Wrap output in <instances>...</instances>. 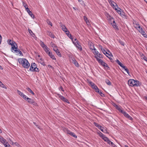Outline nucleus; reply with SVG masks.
Segmentation results:
<instances>
[{
	"mask_svg": "<svg viewBox=\"0 0 147 147\" xmlns=\"http://www.w3.org/2000/svg\"><path fill=\"white\" fill-rule=\"evenodd\" d=\"M53 50L60 57H61V55L60 52L58 50V49L57 48V46H54L53 47Z\"/></svg>",
	"mask_w": 147,
	"mask_h": 147,
	"instance_id": "obj_8",
	"label": "nucleus"
},
{
	"mask_svg": "<svg viewBox=\"0 0 147 147\" xmlns=\"http://www.w3.org/2000/svg\"><path fill=\"white\" fill-rule=\"evenodd\" d=\"M141 58L142 59H144L145 61H147V58L144 55L142 54L141 55Z\"/></svg>",
	"mask_w": 147,
	"mask_h": 147,
	"instance_id": "obj_34",
	"label": "nucleus"
},
{
	"mask_svg": "<svg viewBox=\"0 0 147 147\" xmlns=\"http://www.w3.org/2000/svg\"><path fill=\"white\" fill-rule=\"evenodd\" d=\"M76 47L78 48L80 50V51H82V47L79 44V43L78 44V45H77L76 46Z\"/></svg>",
	"mask_w": 147,
	"mask_h": 147,
	"instance_id": "obj_32",
	"label": "nucleus"
},
{
	"mask_svg": "<svg viewBox=\"0 0 147 147\" xmlns=\"http://www.w3.org/2000/svg\"><path fill=\"white\" fill-rule=\"evenodd\" d=\"M63 130L64 131L67 133V134L70 135L71 136L73 137H74L77 138V136L75 134L72 132L70 131L69 130H68L67 129L65 128Z\"/></svg>",
	"mask_w": 147,
	"mask_h": 147,
	"instance_id": "obj_5",
	"label": "nucleus"
},
{
	"mask_svg": "<svg viewBox=\"0 0 147 147\" xmlns=\"http://www.w3.org/2000/svg\"><path fill=\"white\" fill-rule=\"evenodd\" d=\"M120 15L123 18H126V16L125 15V13L123 11H122Z\"/></svg>",
	"mask_w": 147,
	"mask_h": 147,
	"instance_id": "obj_28",
	"label": "nucleus"
},
{
	"mask_svg": "<svg viewBox=\"0 0 147 147\" xmlns=\"http://www.w3.org/2000/svg\"><path fill=\"white\" fill-rule=\"evenodd\" d=\"M23 5L25 8L26 10V8H28V7L27 5L23 2Z\"/></svg>",
	"mask_w": 147,
	"mask_h": 147,
	"instance_id": "obj_49",
	"label": "nucleus"
},
{
	"mask_svg": "<svg viewBox=\"0 0 147 147\" xmlns=\"http://www.w3.org/2000/svg\"><path fill=\"white\" fill-rule=\"evenodd\" d=\"M36 65L35 63H32L30 67V71H33L35 67H36Z\"/></svg>",
	"mask_w": 147,
	"mask_h": 147,
	"instance_id": "obj_15",
	"label": "nucleus"
},
{
	"mask_svg": "<svg viewBox=\"0 0 147 147\" xmlns=\"http://www.w3.org/2000/svg\"><path fill=\"white\" fill-rule=\"evenodd\" d=\"M99 47H100L101 50L102 51L103 53L107 57L109 58H110V57H109L110 56V55L109 53H108L107 51H106L105 50V49H104L102 48V46H100Z\"/></svg>",
	"mask_w": 147,
	"mask_h": 147,
	"instance_id": "obj_11",
	"label": "nucleus"
},
{
	"mask_svg": "<svg viewBox=\"0 0 147 147\" xmlns=\"http://www.w3.org/2000/svg\"><path fill=\"white\" fill-rule=\"evenodd\" d=\"M134 27L136 28L141 33H144L143 29L140 27V25L138 23L135 22L134 23Z\"/></svg>",
	"mask_w": 147,
	"mask_h": 147,
	"instance_id": "obj_3",
	"label": "nucleus"
},
{
	"mask_svg": "<svg viewBox=\"0 0 147 147\" xmlns=\"http://www.w3.org/2000/svg\"><path fill=\"white\" fill-rule=\"evenodd\" d=\"M111 142V141H110V140L109 139L108 141H107V143L108 144H109V145H110V144Z\"/></svg>",
	"mask_w": 147,
	"mask_h": 147,
	"instance_id": "obj_60",
	"label": "nucleus"
},
{
	"mask_svg": "<svg viewBox=\"0 0 147 147\" xmlns=\"http://www.w3.org/2000/svg\"><path fill=\"white\" fill-rule=\"evenodd\" d=\"M22 97L26 100L27 98H28L27 96L25 95L24 94H23Z\"/></svg>",
	"mask_w": 147,
	"mask_h": 147,
	"instance_id": "obj_44",
	"label": "nucleus"
},
{
	"mask_svg": "<svg viewBox=\"0 0 147 147\" xmlns=\"http://www.w3.org/2000/svg\"><path fill=\"white\" fill-rule=\"evenodd\" d=\"M98 133L99 134V136L102 138H103L105 136V135H104L103 134H102L100 131H99L98 132Z\"/></svg>",
	"mask_w": 147,
	"mask_h": 147,
	"instance_id": "obj_31",
	"label": "nucleus"
},
{
	"mask_svg": "<svg viewBox=\"0 0 147 147\" xmlns=\"http://www.w3.org/2000/svg\"><path fill=\"white\" fill-rule=\"evenodd\" d=\"M95 90V91L96 92H98H98H99L100 91L99 90V89L98 88V87H97V88H96V89Z\"/></svg>",
	"mask_w": 147,
	"mask_h": 147,
	"instance_id": "obj_58",
	"label": "nucleus"
},
{
	"mask_svg": "<svg viewBox=\"0 0 147 147\" xmlns=\"http://www.w3.org/2000/svg\"><path fill=\"white\" fill-rule=\"evenodd\" d=\"M26 89L29 92L31 93L33 95H34V92L30 88L28 87L27 88H26Z\"/></svg>",
	"mask_w": 147,
	"mask_h": 147,
	"instance_id": "obj_26",
	"label": "nucleus"
},
{
	"mask_svg": "<svg viewBox=\"0 0 147 147\" xmlns=\"http://www.w3.org/2000/svg\"><path fill=\"white\" fill-rule=\"evenodd\" d=\"M89 83L90 85V86H91V87H92V85L94 84V83L91 82H89Z\"/></svg>",
	"mask_w": 147,
	"mask_h": 147,
	"instance_id": "obj_64",
	"label": "nucleus"
},
{
	"mask_svg": "<svg viewBox=\"0 0 147 147\" xmlns=\"http://www.w3.org/2000/svg\"><path fill=\"white\" fill-rule=\"evenodd\" d=\"M95 57L96 58L97 61L100 63V64L103 66H104V64H105V62H103L102 60L97 57L96 56H95Z\"/></svg>",
	"mask_w": 147,
	"mask_h": 147,
	"instance_id": "obj_12",
	"label": "nucleus"
},
{
	"mask_svg": "<svg viewBox=\"0 0 147 147\" xmlns=\"http://www.w3.org/2000/svg\"><path fill=\"white\" fill-rule=\"evenodd\" d=\"M113 27L115 28L116 30H118L119 29L118 27L116 25V24H113Z\"/></svg>",
	"mask_w": 147,
	"mask_h": 147,
	"instance_id": "obj_41",
	"label": "nucleus"
},
{
	"mask_svg": "<svg viewBox=\"0 0 147 147\" xmlns=\"http://www.w3.org/2000/svg\"><path fill=\"white\" fill-rule=\"evenodd\" d=\"M106 83L109 85H111V82L109 80H105Z\"/></svg>",
	"mask_w": 147,
	"mask_h": 147,
	"instance_id": "obj_33",
	"label": "nucleus"
},
{
	"mask_svg": "<svg viewBox=\"0 0 147 147\" xmlns=\"http://www.w3.org/2000/svg\"><path fill=\"white\" fill-rule=\"evenodd\" d=\"M19 63L22 65L24 68H28L30 66V64L28 60L25 58H20L18 59Z\"/></svg>",
	"mask_w": 147,
	"mask_h": 147,
	"instance_id": "obj_2",
	"label": "nucleus"
},
{
	"mask_svg": "<svg viewBox=\"0 0 147 147\" xmlns=\"http://www.w3.org/2000/svg\"><path fill=\"white\" fill-rule=\"evenodd\" d=\"M104 67H107V69H109V67L108 66V65H107V64L106 63H105V64H104Z\"/></svg>",
	"mask_w": 147,
	"mask_h": 147,
	"instance_id": "obj_51",
	"label": "nucleus"
},
{
	"mask_svg": "<svg viewBox=\"0 0 147 147\" xmlns=\"http://www.w3.org/2000/svg\"><path fill=\"white\" fill-rule=\"evenodd\" d=\"M109 19L112 21V20H113V24H116V23H115V21L114 20V19L113 18L111 17L109 15Z\"/></svg>",
	"mask_w": 147,
	"mask_h": 147,
	"instance_id": "obj_39",
	"label": "nucleus"
},
{
	"mask_svg": "<svg viewBox=\"0 0 147 147\" xmlns=\"http://www.w3.org/2000/svg\"><path fill=\"white\" fill-rule=\"evenodd\" d=\"M60 26L61 27L62 30L65 32V31H67L68 30L67 28L64 25H63L61 24L60 25Z\"/></svg>",
	"mask_w": 147,
	"mask_h": 147,
	"instance_id": "obj_17",
	"label": "nucleus"
},
{
	"mask_svg": "<svg viewBox=\"0 0 147 147\" xmlns=\"http://www.w3.org/2000/svg\"><path fill=\"white\" fill-rule=\"evenodd\" d=\"M100 129L101 131L105 133H107V131L106 129H105L104 127H102L101 126V129Z\"/></svg>",
	"mask_w": 147,
	"mask_h": 147,
	"instance_id": "obj_21",
	"label": "nucleus"
},
{
	"mask_svg": "<svg viewBox=\"0 0 147 147\" xmlns=\"http://www.w3.org/2000/svg\"><path fill=\"white\" fill-rule=\"evenodd\" d=\"M127 118L128 119L130 120L131 121H132L133 120V118L129 115V116Z\"/></svg>",
	"mask_w": 147,
	"mask_h": 147,
	"instance_id": "obj_56",
	"label": "nucleus"
},
{
	"mask_svg": "<svg viewBox=\"0 0 147 147\" xmlns=\"http://www.w3.org/2000/svg\"><path fill=\"white\" fill-rule=\"evenodd\" d=\"M72 42L75 46L78 45V44L79 43L78 40L76 38H75L74 40H72Z\"/></svg>",
	"mask_w": 147,
	"mask_h": 147,
	"instance_id": "obj_22",
	"label": "nucleus"
},
{
	"mask_svg": "<svg viewBox=\"0 0 147 147\" xmlns=\"http://www.w3.org/2000/svg\"><path fill=\"white\" fill-rule=\"evenodd\" d=\"M90 49L92 50H94V49H95L94 47V46L93 45H90Z\"/></svg>",
	"mask_w": 147,
	"mask_h": 147,
	"instance_id": "obj_53",
	"label": "nucleus"
},
{
	"mask_svg": "<svg viewBox=\"0 0 147 147\" xmlns=\"http://www.w3.org/2000/svg\"><path fill=\"white\" fill-rule=\"evenodd\" d=\"M47 22L49 25H50L51 26H52V24L51 22L49 20H47Z\"/></svg>",
	"mask_w": 147,
	"mask_h": 147,
	"instance_id": "obj_47",
	"label": "nucleus"
},
{
	"mask_svg": "<svg viewBox=\"0 0 147 147\" xmlns=\"http://www.w3.org/2000/svg\"><path fill=\"white\" fill-rule=\"evenodd\" d=\"M26 10L32 18H34V15L32 13V12L30 10V9L29 8H26Z\"/></svg>",
	"mask_w": 147,
	"mask_h": 147,
	"instance_id": "obj_16",
	"label": "nucleus"
},
{
	"mask_svg": "<svg viewBox=\"0 0 147 147\" xmlns=\"http://www.w3.org/2000/svg\"><path fill=\"white\" fill-rule=\"evenodd\" d=\"M26 101H27L30 103L34 105H36V103L35 102L33 99H32L31 98H29L28 97L27 98Z\"/></svg>",
	"mask_w": 147,
	"mask_h": 147,
	"instance_id": "obj_9",
	"label": "nucleus"
},
{
	"mask_svg": "<svg viewBox=\"0 0 147 147\" xmlns=\"http://www.w3.org/2000/svg\"><path fill=\"white\" fill-rule=\"evenodd\" d=\"M114 105L119 112L122 113L124 111L122 109V107L120 106H119L116 104H115Z\"/></svg>",
	"mask_w": 147,
	"mask_h": 147,
	"instance_id": "obj_14",
	"label": "nucleus"
},
{
	"mask_svg": "<svg viewBox=\"0 0 147 147\" xmlns=\"http://www.w3.org/2000/svg\"><path fill=\"white\" fill-rule=\"evenodd\" d=\"M65 34H66L67 36H69V34H70V33L69 31L68 30H67V31H65Z\"/></svg>",
	"mask_w": 147,
	"mask_h": 147,
	"instance_id": "obj_50",
	"label": "nucleus"
},
{
	"mask_svg": "<svg viewBox=\"0 0 147 147\" xmlns=\"http://www.w3.org/2000/svg\"><path fill=\"white\" fill-rule=\"evenodd\" d=\"M117 10L116 11L120 15L122 11L121 9L118 7V8H117Z\"/></svg>",
	"mask_w": 147,
	"mask_h": 147,
	"instance_id": "obj_25",
	"label": "nucleus"
},
{
	"mask_svg": "<svg viewBox=\"0 0 147 147\" xmlns=\"http://www.w3.org/2000/svg\"><path fill=\"white\" fill-rule=\"evenodd\" d=\"M110 144H111L110 145H111V146H112L113 147H114L115 146V144L112 142H111Z\"/></svg>",
	"mask_w": 147,
	"mask_h": 147,
	"instance_id": "obj_61",
	"label": "nucleus"
},
{
	"mask_svg": "<svg viewBox=\"0 0 147 147\" xmlns=\"http://www.w3.org/2000/svg\"><path fill=\"white\" fill-rule=\"evenodd\" d=\"M116 62L121 67L123 65V64L118 59L117 60Z\"/></svg>",
	"mask_w": 147,
	"mask_h": 147,
	"instance_id": "obj_36",
	"label": "nucleus"
},
{
	"mask_svg": "<svg viewBox=\"0 0 147 147\" xmlns=\"http://www.w3.org/2000/svg\"><path fill=\"white\" fill-rule=\"evenodd\" d=\"M48 54L49 56L53 59L56 60V58L51 52H49Z\"/></svg>",
	"mask_w": 147,
	"mask_h": 147,
	"instance_id": "obj_18",
	"label": "nucleus"
},
{
	"mask_svg": "<svg viewBox=\"0 0 147 147\" xmlns=\"http://www.w3.org/2000/svg\"><path fill=\"white\" fill-rule=\"evenodd\" d=\"M0 142L2 143L4 146L5 144H7L8 142L6 140L4 139L3 137L0 136Z\"/></svg>",
	"mask_w": 147,
	"mask_h": 147,
	"instance_id": "obj_13",
	"label": "nucleus"
},
{
	"mask_svg": "<svg viewBox=\"0 0 147 147\" xmlns=\"http://www.w3.org/2000/svg\"><path fill=\"white\" fill-rule=\"evenodd\" d=\"M14 144L16 147H21L20 145L17 142L14 143Z\"/></svg>",
	"mask_w": 147,
	"mask_h": 147,
	"instance_id": "obj_48",
	"label": "nucleus"
},
{
	"mask_svg": "<svg viewBox=\"0 0 147 147\" xmlns=\"http://www.w3.org/2000/svg\"><path fill=\"white\" fill-rule=\"evenodd\" d=\"M119 42L122 45L124 46V42L121 40H119Z\"/></svg>",
	"mask_w": 147,
	"mask_h": 147,
	"instance_id": "obj_52",
	"label": "nucleus"
},
{
	"mask_svg": "<svg viewBox=\"0 0 147 147\" xmlns=\"http://www.w3.org/2000/svg\"><path fill=\"white\" fill-rule=\"evenodd\" d=\"M143 35V36L146 38L147 37V35L145 34V32H144V33L142 32V33H141Z\"/></svg>",
	"mask_w": 147,
	"mask_h": 147,
	"instance_id": "obj_57",
	"label": "nucleus"
},
{
	"mask_svg": "<svg viewBox=\"0 0 147 147\" xmlns=\"http://www.w3.org/2000/svg\"><path fill=\"white\" fill-rule=\"evenodd\" d=\"M0 86L3 88L7 89V87H5L4 84H3L2 83L0 84Z\"/></svg>",
	"mask_w": 147,
	"mask_h": 147,
	"instance_id": "obj_46",
	"label": "nucleus"
},
{
	"mask_svg": "<svg viewBox=\"0 0 147 147\" xmlns=\"http://www.w3.org/2000/svg\"><path fill=\"white\" fill-rule=\"evenodd\" d=\"M92 88L94 89L97 88V86L94 84L92 87Z\"/></svg>",
	"mask_w": 147,
	"mask_h": 147,
	"instance_id": "obj_45",
	"label": "nucleus"
},
{
	"mask_svg": "<svg viewBox=\"0 0 147 147\" xmlns=\"http://www.w3.org/2000/svg\"><path fill=\"white\" fill-rule=\"evenodd\" d=\"M126 118H127L129 116V115L126 112L124 111L122 113Z\"/></svg>",
	"mask_w": 147,
	"mask_h": 147,
	"instance_id": "obj_27",
	"label": "nucleus"
},
{
	"mask_svg": "<svg viewBox=\"0 0 147 147\" xmlns=\"http://www.w3.org/2000/svg\"><path fill=\"white\" fill-rule=\"evenodd\" d=\"M135 82V80L134 79H129L128 80V85L131 86H134V84Z\"/></svg>",
	"mask_w": 147,
	"mask_h": 147,
	"instance_id": "obj_10",
	"label": "nucleus"
},
{
	"mask_svg": "<svg viewBox=\"0 0 147 147\" xmlns=\"http://www.w3.org/2000/svg\"><path fill=\"white\" fill-rule=\"evenodd\" d=\"M134 84V86H140L141 85V83L139 81L137 80H135V82Z\"/></svg>",
	"mask_w": 147,
	"mask_h": 147,
	"instance_id": "obj_20",
	"label": "nucleus"
},
{
	"mask_svg": "<svg viewBox=\"0 0 147 147\" xmlns=\"http://www.w3.org/2000/svg\"><path fill=\"white\" fill-rule=\"evenodd\" d=\"M8 44L11 45V51L12 52L14 51V53L18 54H20V55H22V52L19 50H18V46L17 44L13 40H12L11 39H8L7 41Z\"/></svg>",
	"mask_w": 147,
	"mask_h": 147,
	"instance_id": "obj_1",
	"label": "nucleus"
},
{
	"mask_svg": "<svg viewBox=\"0 0 147 147\" xmlns=\"http://www.w3.org/2000/svg\"><path fill=\"white\" fill-rule=\"evenodd\" d=\"M47 34L52 38H54L55 37L54 35L51 32L47 31Z\"/></svg>",
	"mask_w": 147,
	"mask_h": 147,
	"instance_id": "obj_19",
	"label": "nucleus"
},
{
	"mask_svg": "<svg viewBox=\"0 0 147 147\" xmlns=\"http://www.w3.org/2000/svg\"><path fill=\"white\" fill-rule=\"evenodd\" d=\"M108 1L111 5L113 8L115 10H117V8H118V7L117 4L111 0H108Z\"/></svg>",
	"mask_w": 147,
	"mask_h": 147,
	"instance_id": "obj_4",
	"label": "nucleus"
},
{
	"mask_svg": "<svg viewBox=\"0 0 147 147\" xmlns=\"http://www.w3.org/2000/svg\"><path fill=\"white\" fill-rule=\"evenodd\" d=\"M102 138L106 142L108 141V140L109 139L107 137L105 136Z\"/></svg>",
	"mask_w": 147,
	"mask_h": 147,
	"instance_id": "obj_38",
	"label": "nucleus"
},
{
	"mask_svg": "<svg viewBox=\"0 0 147 147\" xmlns=\"http://www.w3.org/2000/svg\"><path fill=\"white\" fill-rule=\"evenodd\" d=\"M72 63H74L75 65L77 67L79 66V65L77 61H76L75 59H73Z\"/></svg>",
	"mask_w": 147,
	"mask_h": 147,
	"instance_id": "obj_23",
	"label": "nucleus"
},
{
	"mask_svg": "<svg viewBox=\"0 0 147 147\" xmlns=\"http://www.w3.org/2000/svg\"><path fill=\"white\" fill-rule=\"evenodd\" d=\"M40 46H41V47L44 49L45 48V47H47V46H46L45 44L44 43V42H41L40 43Z\"/></svg>",
	"mask_w": 147,
	"mask_h": 147,
	"instance_id": "obj_30",
	"label": "nucleus"
},
{
	"mask_svg": "<svg viewBox=\"0 0 147 147\" xmlns=\"http://www.w3.org/2000/svg\"><path fill=\"white\" fill-rule=\"evenodd\" d=\"M94 125L98 129H101V126L99 125L98 123L94 122Z\"/></svg>",
	"mask_w": 147,
	"mask_h": 147,
	"instance_id": "obj_29",
	"label": "nucleus"
},
{
	"mask_svg": "<svg viewBox=\"0 0 147 147\" xmlns=\"http://www.w3.org/2000/svg\"><path fill=\"white\" fill-rule=\"evenodd\" d=\"M28 31L31 35L33 36V35H35L33 33L32 31L30 29H28Z\"/></svg>",
	"mask_w": 147,
	"mask_h": 147,
	"instance_id": "obj_35",
	"label": "nucleus"
},
{
	"mask_svg": "<svg viewBox=\"0 0 147 147\" xmlns=\"http://www.w3.org/2000/svg\"><path fill=\"white\" fill-rule=\"evenodd\" d=\"M4 146L5 147H11L10 145L8 143L6 144H5Z\"/></svg>",
	"mask_w": 147,
	"mask_h": 147,
	"instance_id": "obj_54",
	"label": "nucleus"
},
{
	"mask_svg": "<svg viewBox=\"0 0 147 147\" xmlns=\"http://www.w3.org/2000/svg\"><path fill=\"white\" fill-rule=\"evenodd\" d=\"M17 92L18 94L20 95L21 97L23 95V94H24L21 91H20L19 90H18L17 91Z\"/></svg>",
	"mask_w": 147,
	"mask_h": 147,
	"instance_id": "obj_40",
	"label": "nucleus"
},
{
	"mask_svg": "<svg viewBox=\"0 0 147 147\" xmlns=\"http://www.w3.org/2000/svg\"><path fill=\"white\" fill-rule=\"evenodd\" d=\"M44 51L47 54L49 53V52H50V51H49V49L48 47H46L44 49Z\"/></svg>",
	"mask_w": 147,
	"mask_h": 147,
	"instance_id": "obj_24",
	"label": "nucleus"
},
{
	"mask_svg": "<svg viewBox=\"0 0 147 147\" xmlns=\"http://www.w3.org/2000/svg\"><path fill=\"white\" fill-rule=\"evenodd\" d=\"M57 95L58 97L60 98L61 100L64 102H66L68 103H69V102L68 100L64 96H62L59 94H57Z\"/></svg>",
	"mask_w": 147,
	"mask_h": 147,
	"instance_id": "obj_6",
	"label": "nucleus"
},
{
	"mask_svg": "<svg viewBox=\"0 0 147 147\" xmlns=\"http://www.w3.org/2000/svg\"><path fill=\"white\" fill-rule=\"evenodd\" d=\"M40 63L42 65H45V63H44V62L43 61V60H42V58H41L40 59Z\"/></svg>",
	"mask_w": 147,
	"mask_h": 147,
	"instance_id": "obj_37",
	"label": "nucleus"
},
{
	"mask_svg": "<svg viewBox=\"0 0 147 147\" xmlns=\"http://www.w3.org/2000/svg\"><path fill=\"white\" fill-rule=\"evenodd\" d=\"M89 83L90 85V86H91V87H92V85L94 84V83L91 82H89Z\"/></svg>",
	"mask_w": 147,
	"mask_h": 147,
	"instance_id": "obj_63",
	"label": "nucleus"
},
{
	"mask_svg": "<svg viewBox=\"0 0 147 147\" xmlns=\"http://www.w3.org/2000/svg\"><path fill=\"white\" fill-rule=\"evenodd\" d=\"M98 93L99 94L102 96L103 97L104 96V94L102 93L101 91H100L99 92H98Z\"/></svg>",
	"mask_w": 147,
	"mask_h": 147,
	"instance_id": "obj_55",
	"label": "nucleus"
},
{
	"mask_svg": "<svg viewBox=\"0 0 147 147\" xmlns=\"http://www.w3.org/2000/svg\"><path fill=\"white\" fill-rule=\"evenodd\" d=\"M33 70V71L38 72L39 71V69L36 67V66L34 69Z\"/></svg>",
	"mask_w": 147,
	"mask_h": 147,
	"instance_id": "obj_42",
	"label": "nucleus"
},
{
	"mask_svg": "<svg viewBox=\"0 0 147 147\" xmlns=\"http://www.w3.org/2000/svg\"><path fill=\"white\" fill-rule=\"evenodd\" d=\"M125 70L126 71V72L127 73V74L129 75V70L128 69L126 68L125 69Z\"/></svg>",
	"mask_w": 147,
	"mask_h": 147,
	"instance_id": "obj_62",
	"label": "nucleus"
},
{
	"mask_svg": "<svg viewBox=\"0 0 147 147\" xmlns=\"http://www.w3.org/2000/svg\"><path fill=\"white\" fill-rule=\"evenodd\" d=\"M84 20L86 21V23H87V22H88L89 21L88 20L86 16H84Z\"/></svg>",
	"mask_w": 147,
	"mask_h": 147,
	"instance_id": "obj_43",
	"label": "nucleus"
},
{
	"mask_svg": "<svg viewBox=\"0 0 147 147\" xmlns=\"http://www.w3.org/2000/svg\"><path fill=\"white\" fill-rule=\"evenodd\" d=\"M93 53L95 55H96V56L97 57L99 58H102L103 57L102 56V55H101L100 53H99L97 51L96 49H94V51L93 52Z\"/></svg>",
	"mask_w": 147,
	"mask_h": 147,
	"instance_id": "obj_7",
	"label": "nucleus"
},
{
	"mask_svg": "<svg viewBox=\"0 0 147 147\" xmlns=\"http://www.w3.org/2000/svg\"><path fill=\"white\" fill-rule=\"evenodd\" d=\"M70 39H71L72 40H72H73V39L72 38V37L71 36V34H69V36H68Z\"/></svg>",
	"mask_w": 147,
	"mask_h": 147,
	"instance_id": "obj_59",
	"label": "nucleus"
}]
</instances>
